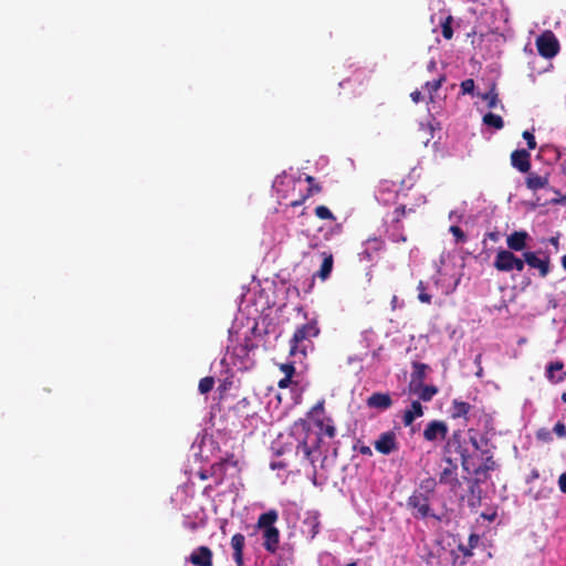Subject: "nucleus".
<instances>
[{
  "label": "nucleus",
  "instance_id": "f257e3e1",
  "mask_svg": "<svg viewBox=\"0 0 566 566\" xmlns=\"http://www.w3.org/2000/svg\"><path fill=\"white\" fill-rule=\"evenodd\" d=\"M319 334V328L315 321L307 322L297 327L290 340V355L302 357L306 356L307 349L312 347V339Z\"/></svg>",
  "mask_w": 566,
  "mask_h": 566
},
{
  "label": "nucleus",
  "instance_id": "f03ea898",
  "mask_svg": "<svg viewBox=\"0 0 566 566\" xmlns=\"http://www.w3.org/2000/svg\"><path fill=\"white\" fill-rule=\"evenodd\" d=\"M277 518V512L275 510H270L259 516L255 525L256 528L263 530V547L270 553H275L279 548L280 531L274 526Z\"/></svg>",
  "mask_w": 566,
  "mask_h": 566
},
{
  "label": "nucleus",
  "instance_id": "7ed1b4c3",
  "mask_svg": "<svg viewBox=\"0 0 566 566\" xmlns=\"http://www.w3.org/2000/svg\"><path fill=\"white\" fill-rule=\"evenodd\" d=\"M453 454H459L461 459V467L463 471L471 473V454L467 447V441L461 430H455L446 441L443 447V457L448 458Z\"/></svg>",
  "mask_w": 566,
  "mask_h": 566
},
{
  "label": "nucleus",
  "instance_id": "20e7f679",
  "mask_svg": "<svg viewBox=\"0 0 566 566\" xmlns=\"http://www.w3.org/2000/svg\"><path fill=\"white\" fill-rule=\"evenodd\" d=\"M432 496L422 494V492L413 491V493L407 500V506L411 510V514L415 518H434L438 522L442 521V515L436 514L431 506Z\"/></svg>",
  "mask_w": 566,
  "mask_h": 566
},
{
  "label": "nucleus",
  "instance_id": "39448f33",
  "mask_svg": "<svg viewBox=\"0 0 566 566\" xmlns=\"http://www.w3.org/2000/svg\"><path fill=\"white\" fill-rule=\"evenodd\" d=\"M538 54L545 59L554 57L559 51V43L553 32L547 31L536 39Z\"/></svg>",
  "mask_w": 566,
  "mask_h": 566
},
{
  "label": "nucleus",
  "instance_id": "423d86ee",
  "mask_svg": "<svg viewBox=\"0 0 566 566\" xmlns=\"http://www.w3.org/2000/svg\"><path fill=\"white\" fill-rule=\"evenodd\" d=\"M449 432L448 424L442 420L430 421L423 430V439L429 442L446 440Z\"/></svg>",
  "mask_w": 566,
  "mask_h": 566
},
{
  "label": "nucleus",
  "instance_id": "0eeeda50",
  "mask_svg": "<svg viewBox=\"0 0 566 566\" xmlns=\"http://www.w3.org/2000/svg\"><path fill=\"white\" fill-rule=\"evenodd\" d=\"M374 447L376 451L385 455L397 451L398 442L395 432L387 431L381 433L379 438L374 442Z\"/></svg>",
  "mask_w": 566,
  "mask_h": 566
},
{
  "label": "nucleus",
  "instance_id": "6e6552de",
  "mask_svg": "<svg viewBox=\"0 0 566 566\" xmlns=\"http://www.w3.org/2000/svg\"><path fill=\"white\" fill-rule=\"evenodd\" d=\"M483 462L479 467L474 468L471 462V473L476 476H482L484 480L489 479V472L496 470L497 464L493 458V453L490 450L482 451Z\"/></svg>",
  "mask_w": 566,
  "mask_h": 566
},
{
  "label": "nucleus",
  "instance_id": "1a4fd4ad",
  "mask_svg": "<svg viewBox=\"0 0 566 566\" xmlns=\"http://www.w3.org/2000/svg\"><path fill=\"white\" fill-rule=\"evenodd\" d=\"M443 461L447 463V467L439 474V482L441 484H450L455 485L459 483L457 478L458 462L453 457L446 458L443 457Z\"/></svg>",
  "mask_w": 566,
  "mask_h": 566
},
{
  "label": "nucleus",
  "instance_id": "9d476101",
  "mask_svg": "<svg viewBox=\"0 0 566 566\" xmlns=\"http://www.w3.org/2000/svg\"><path fill=\"white\" fill-rule=\"evenodd\" d=\"M511 165L520 172L526 174L531 169V154L526 149H515L511 154Z\"/></svg>",
  "mask_w": 566,
  "mask_h": 566
},
{
  "label": "nucleus",
  "instance_id": "9b49d317",
  "mask_svg": "<svg viewBox=\"0 0 566 566\" xmlns=\"http://www.w3.org/2000/svg\"><path fill=\"white\" fill-rule=\"evenodd\" d=\"M523 258L530 268L537 269L542 277L549 273V258L539 259L535 252H524Z\"/></svg>",
  "mask_w": 566,
  "mask_h": 566
},
{
  "label": "nucleus",
  "instance_id": "f8f14e48",
  "mask_svg": "<svg viewBox=\"0 0 566 566\" xmlns=\"http://www.w3.org/2000/svg\"><path fill=\"white\" fill-rule=\"evenodd\" d=\"M366 405L369 408L378 410H387L392 406V399L388 392H374L367 400Z\"/></svg>",
  "mask_w": 566,
  "mask_h": 566
},
{
  "label": "nucleus",
  "instance_id": "ddd939ff",
  "mask_svg": "<svg viewBox=\"0 0 566 566\" xmlns=\"http://www.w3.org/2000/svg\"><path fill=\"white\" fill-rule=\"evenodd\" d=\"M189 560L195 566H212V552L208 546H199L191 553Z\"/></svg>",
  "mask_w": 566,
  "mask_h": 566
},
{
  "label": "nucleus",
  "instance_id": "4468645a",
  "mask_svg": "<svg viewBox=\"0 0 566 566\" xmlns=\"http://www.w3.org/2000/svg\"><path fill=\"white\" fill-rule=\"evenodd\" d=\"M546 378L552 384L563 382L566 378V371L564 370V363L556 360L547 365L545 371Z\"/></svg>",
  "mask_w": 566,
  "mask_h": 566
},
{
  "label": "nucleus",
  "instance_id": "2eb2a0df",
  "mask_svg": "<svg viewBox=\"0 0 566 566\" xmlns=\"http://www.w3.org/2000/svg\"><path fill=\"white\" fill-rule=\"evenodd\" d=\"M530 234L526 231H514L506 238V244L510 251H523L527 245Z\"/></svg>",
  "mask_w": 566,
  "mask_h": 566
},
{
  "label": "nucleus",
  "instance_id": "dca6fc26",
  "mask_svg": "<svg viewBox=\"0 0 566 566\" xmlns=\"http://www.w3.org/2000/svg\"><path fill=\"white\" fill-rule=\"evenodd\" d=\"M515 254L510 250H500L494 260V268L501 272H510L513 270V259Z\"/></svg>",
  "mask_w": 566,
  "mask_h": 566
},
{
  "label": "nucleus",
  "instance_id": "f3484780",
  "mask_svg": "<svg viewBox=\"0 0 566 566\" xmlns=\"http://www.w3.org/2000/svg\"><path fill=\"white\" fill-rule=\"evenodd\" d=\"M428 369L429 366L427 364L419 361L412 363V373L410 376L409 389L417 388V386L424 384Z\"/></svg>",
  "mask_w": 566,
  "mask_h": 566
},
{
  "label": "nucleus",
  "instance_id": "a211bd4d",
  "mask_svg": "<svg viewBox=\"0 0 566 566\" xmlns=\"http://www.w3.org/2000/svg\"><path fill=\"white\" fill-rule=\"evenodd\" d=\"M245 544V537L241 533H237L231 538V547L233 548V559L237 566L243 564V548Z\"/></svg>",
  "mask_w": 566,
  "mask_h": 566
},
{
  "label": "nucleus",
  "instance_id": "6ab92c4d",
  "mask_svg": "<svg viewBox=\"0 0 566 566\" xmlns=\"http://www.w3.org/2000/svg\"><path fill=\"white\" fill-rule=\"evenodd\" d=\"M423 415V408L419 400H413L409 409L405 410L402 415V423L405 427L412 424L416 418Z\"/></svg>",
  "mask_w": 566,
  "mask_h": 566
},
{
  "label": "nucleus",
  "instance_id": "aec40b11",
  "mask_svg": "<svg viewBox=\"0 0 566 566\" xmlns=\"http://www.w3.org/2000/svg\"><path fill=\"white\" fill-rule=\"evenodd\" d=\"M319 442V437H316L313 443H310L307 439H304L297 444L296 452H302L304 459L308 460L311 463H314L312 454L316 449H318Z\"/></svg>",
  "mask_w": 566,
  "mask_h": 566
},
{
  "label": "nucleus",
  "instance_id": "412c9836",
  "mask_svg": "<svg viewBox=\"0 0 566 566\" xmlns=\"http://www.w3.org/2000/svg\"><path fill=\"white\" fill-rule=\"evenodd\" d=\"M323 262L321 264L319 271L316 273V275L325 281L332 273L333 264H334V258L333 254L329 252H323Z\"/></svg>",
  "mask_w": 566,
  "mask_h": 566
},
{
  "label": "nucleus",
  "instance_id": "4be33fe9",
  "mask_svg": "<svg viewBox=\"0 0 566 566\" xmlns=\"http://www.w3.org/2000/svg\"><path fill=\"white\" fill-rule=\"evenodd\" d=\"M410 392L417 394L422 401H430L438 392V388L433 385H420L417 388L409 389Z\"/></svg>",
  "mask_w": 566,
  "mask_h": 566
},
{
  "label": "nucleus",
  "instance_id": "5701e85b",
  "mask_svg": "<svg viewBox=\"0 0 566 566\" xmlns=\"http://www.w3.org/2000/svg\"><path fill=\"white\" fill-rule=\"evenodd\" d=\"M471 410V405L465 401L453 400L451 407V417L453 419L467 418Z\"/></svg>",
  "mask_w": 566,
  "mask_h": 566
},
{
  "label": "nucleus",
  "instance_id": "b1692460",
  "mask_svg": "<svg viewBox=\"0 0 566 566\" xmlns=\"http://www.w3.org/2000/svg\"><path fill=\"white\" fill-rule=\"evenodd\" d=\"M525 182L528 189L536 191L547 186L548 178L531 172L526 177Z\"/></svg>",
  "mask_w": 566,
  "mask_h": 566
},
{
  "label": "nucleus",
  "instance_id": "393cba45",
  "mask_svg": "<svg viewBox=\"0 0 566 566\" xmlns=\"http://www.w3.org/2000/svg\"><path fill=\"white\" fill-rule=\"evenodd\" d=\"M315 424L328 438L333 439L336 436V428L331 418H327L326 420L324 418H316Z\"/></svg>",
  "mask_w": 566,
  "mask_h": 566
},
{
  "label": "nucleus",
  "instance_id": "a878e982",
  "mask_svg": "<svg viewBox=\"0 0 566 566\" xmlns=\"http://www.w3.org/2000/svg\"><path fill=\"white\" fill-rule=\"evenodd\" d=\"M231 463L232 465H237V461L233 459H224L217 463H213L210 468V475L217 476V483H221L223 480V469L226 464Z\"/></svg>",
  "mask_w": 566,
  "mask_h": 566
},
{
  "label": "nucleus",
  "instance_id": "bb28decb",
  "mask_svg": "<svg viewBox=\"0 0 566 566\" xmlns=\"http://www.w3.org/2000/svg\"><path fill=\"white\" fill-rule=\"evenodd\" d=\"M436 488H437V481H436V479L430 476V478L423 479L420 482L419 488L416 491L422 492V494L433 496Z\"/></svg>",
  "mask_w": 566,
  "mask_h": 566
},
{
  "label": "nucleus",
  "instance_id": "cd10ccee",
  "mask_svg": "<svg viewBox=\"0 0 566 566\" xmlns=\"http://www.w3.org/2000/svg\"><path fill=\"white\" fill-rule=\"evenodd\" d=\"M446 80V75L441 74L437 80L426 82L424 90L429 93L431 102L433 101V93H436L442 86Z\"/></svg>",
  "mask_w": 566,
  "mask_h": 566
},
{
  "label": "nucleus",
  "instance_id": "c85d7f7f",
  "mask_svg": "<svg viewBox=\"0 0 566 566\" xmlns=\"http://www.w3.org/2000/svg\"><path fill=\"white\" fill-rule=\"evenodd\" d=\"M483 123L495 129H502L504 126L503 118L494 113H488L483 116Z\"/></svg>",
  "mask_w": 566,
  "mask_h": 566
},
{
  "label": "nucleus",
  "instance_id": "c756f323",
  "mask_svg": "<svg viewBox=\"0 0 566 566\" xmlns=\"http://www.w3.org/2000/svg\"><path fill=\"white\" fill-rule=\"evenodd\" d=\"M452 22L453 18L451 15L446 17L441 22V32L443 38L447 40H451L453 36Z\"/></svg>",
  "mask_w": 566,
  "mask_h": 566
},
{
  "label": "nucleus",
  "instance_id": "7c9ffc66",
  "mask_svg": "<svg viewBox=\"0 0 566 566\" xmlns=\"http://www.w3.org/2000/svg\"><path fill=\"white\" fill-rule=\"evenodd\" d=\"M315 212V216L318 218V219H322V220H332V221H335L336 220V217L333 214V212L326 207V206H317L314 210Z\"/></svg>",
  "mask_w": 566,
  "mask_h": 566
},
{
  "label": "nucleus",
  "instance_id": "2f4dec72",
  "mask_svg": "<svg viewBox=\"0 0 566 566\" xmlns=\"http://www.w3.org/2000/svg\"><path fill=\"white\" fill-rule=\"evenodd\" d=\"M213 386H214L213 377H210V376L203 377L199 381L198 390L200 394L206 395L212 390Z\"/></svg>",
  "mask_w": 566,
  "mask_h": 566
},
{
  "label": "nucleus",
  "instance_id": "473e14b6",
  "mask_svg": "<svg viewBox=\"0 0 566 566\" xmlns=\"http://www.w3.org/2000/svg\"><path fill=\"white\" fill-rule=\"evenodd\" d=\"M306 182H308L310 187L306 191V197H312L313 195L322 192L323 188L319 184L316 182L315 178L313 176H306L305 177Z\"/></svg>",
  "mask_w": 566,
  "mask_h": 566
},
{
  "label": "nucleus",
  "instance_id": "72a5a7b5",
  "mask_svg": "<svg viewBox=\"0 0 566 566\" xmlns=\"http://www.w3.org/2000/svg\"><path fill=\"white\" fill-rule=\"evenodd\" d=\"M481 97L483 101H485L488 103V106L490 108H494L497 105L499 95H497L494 86L489 92L481 95Z\"/></svg>",
  "mask_w": 566,
  "mask_h": 566
},
{
  "label": "nucleus",
  "instance_id": "f704fd0d",
  "mask_svg": "<svg viewBox=\"0 0 566 566\" xmlns=\"http://www.w3.org/2000/svg\"><path fill=\"white\" fill-rule=\"evenodd\" d=\"M417 290L419 291L418 293V300L421 302V303H426V304H430L431 303V295L428 294L426 292V285L423 283V281H419L418 285H417Z\"/></svg>",
  "mask_w": 566,
  "mask_h": 566
},
{
  "label": "nucleus",
  "instance_id": "c9c22d12",
  "mask_svg": "<svg viewBox=\"0 0 566 566\" xmlns=\"http://www.w3.org/2000/svg\"><path fill=\"white\" fill-rule=\"evenodd\" d=\"M325 401L322 399L313 406L311 411L308 412V416L312 417L314 420L316 418H321L319 416L324 415L325 408H324Z\"/></svg>",
  "mask_w": 566,
  "mask_h": 566
},
{
  "label": "nucleus",
  "instance_id": "e433bc0d",
  "mask_svg": "<svg viewBox=\"0 0 566 566\" xmlns=\"http://www.w3.org/2000/svg\"><path fill=\"white\" fill-rule=\"evenodd\" d=\"M536 438H537V440L543 441V442H552L553 441V436H552L551 431L546 428L538 429L536 431Z\"/></svg>",
  "mask_w": 566,
  "mask_h": 566
},
{
  "label": "nucleus",
  "instance_id": "4c0bfd02",
  "mask_svg": "<svg viewBox=\"0 0 566 566\" xmlns=\"http://www.w3.org/2000/svg\"><path fill=\"white\" fill-rule=\"evenodd\" d=\"M450 232L454 235L457 242H463L467 239L464 232L458 226H451L450 227Z\"/></svg>",
  "mask_w": 566,
  "mask_h": 566
},
{
  "label": "nucleus",
  "instance_id": "58836bf2",
  "mask_svg": "<svg viewBox=\"0 0 566 566\" xmlns=\"http://www.w3.org/2000/svg\"><path fill=\"white\" fill-rule=\"evenodd\" d=\"M461 91L463 94H472L474 91V81L472 78L462 81Z\"/></svg>",
  "mask_w": 566,
  "mask_h": 566
},
{
  "label": "nucleus",
  "instance_id": "ea45409f",
  "mask_svg": "<svg viewBox=\"0 0 566 566\" xmlns=\"http://www.w3.org/2000/svg\"><path fill=\"white\" fill-rule=\"evenodd\" d=\"M523 138L526 140L530 150H534L536 148V140L533 133L528 130L523 132Z\"/></svg>",
  "mask_w": 566,
  "mask_h": 566
},
{
  "label": "nucleus",
  "instance_id": "a19ab883",
  "mask_svg": "<svg viewBox=\"0 0 566 566\" xmlns=\"http://www.w3.org/2000/svg\"><path fill=\"white\" fill-rule=\"evenodd\" d=\"M553 431L558 438H566V426L564 422L558 421L554 428Z\"/></svg>",
  "mask_w": 566,
  "mask_h": 566
},
{
  "label": "nucleus",
  "instance_id": "79ce46f5",
  "mask_svg": "<svg viewBox=\"0 0 566 566\" xmlns=\"http://www.w3.org/2000/svg\"><path fill=\"white\" fill-rule=\"evenodd\" d=\"M280 369L285 374V377H290L292 378L293 375L295 374V367L293 364L289 363V364H282Z\"/></svg>",
  "mask_w": 566,
  "mask_h": 566
},
{
  "label": "nucleus",
  "instance_id": "37998d69",
  "mask_svg": "<svg viewBox=\"0 0 566 566\" xmlns=\"http://www.w3.org/2000/svg\"><path fill=\"white\" fill-rule=\"evenodd\" d=\"M394 214H395L394 221L400 222L401 218H403L406 216V206H403V205L398 206L395 209Z\"/></svg>",
  "mask_w": 566,
  "mask_h": 566
},
{
  "label": "nucleus",
  "instance_id": "c03bdc74",
  "mask_svg": "<svg viewBox=\"0 0 566 566\" xmlns=\"http://www.w3.org/2000/svg\"><path fill=\"white\" fill-rule=\"evenodd\" d=\"M513 261V270H516L518 272H522L525 268V258L524 259H520L517 258L516 255L514 256V259L512 260Z\"/></svg>",
  "mask_w": 566,
  "mask_h": 566
},
{
  "label": "nucleus",
  "instance_id": "a18cd8bd",
  "mask_svg": "<svg viewBox=\"0 0 566 566\" xmlns=\"http://www.w3.org/2000/svg\"><path fill=\"white\" fill-rule=\"evenodd\" d=\"M479 541H480L479 535L475 533H472L468 539V544H469L468 547H470L471 549L475 548L479 544Z\"/></svg>",
  "mask_w": 566,
  "mask_h": 566
},
{
  "label": "nucleus",
  "instance_id": "49530a36",
  "mask_svg": "<svg viewBox=\"0 0 566 566\" xmlns=\"http://www.w3.org/2000/svg\"><path fill=\"white\" fill-rule=\"evenodd\" d=\"M558 486L563 493H566V472L559 475Z\"/></svg>",
  "mask_w": 566,
  "mask_h": 566
},
{
  "label": "nucleus",
  "instance_id": "de8ad7c7",
  "mask_svg": "<svg viewBox=\"0 0 566 566\" xmlns=\"http://www.w3.org/2000/svg\"><path fill=\"white\" fill-rule=\"evenodd\" d=\"M459 551L462 552L463 556L471 557L473 555V549L462 544L459 545Z\"/></svg>",
  "mask_w": 566,
  "mask_h": 566
},
{
  "label": "nucleus",
  "instance_id": "09e8293b",
  "mask_svg": "<svg viewBox=\"0 0 566 566\" xmlns=\"http://www.w3.org/2000/svg\"><path fill=\"white\" fill-rule=\"evenodd\" d=\"M292 382V378L290 377H283L280 381H279V387L280 388H287L290 386V384Z\"/></svg>",
  "mask_w": 566,
  "mask_h": 566
},
{
  "label": "nucleus",
  "instance_id": "8fccbe9b",
  "mask_svg": "<svg viewBox=\"0 0 566 566\" xmlns=\"http://www.w3.org/2000/svg\"><path fill=\"white\" fill-rule=\"evenodd\" d=\"M410 97L411 99L415 102V103H419L421 99H422V95H421V92L419 91H415L410 94Z\"/></svg>",
  "mask_w": 566,
  "mask_h": 566
},
{
  "label": "nucleus",
  "instance_id": "3c124183",
  "mask_svg": "<svg viewBox=\"0 0 566 566\" xmlns=\"http://www.w3.org/2000/svg\"><path fill=\"white\" fill-rule=\"evenodd\" d=\"M307 198H308V197H306V195H305V196H303L301 199L292 201V202H291V206H292V207L301 206V205H302V203H303Z\"/></svg>",
  "mask_w": 566,
  "mask_h": 566
},
{
  "label": "nucleus",
  "instance_id": "603ef678",
  "mask_svg": "<svg viewBox=\"0 0 566 566\" xmlns=\"http://www.w3.org/2000/svg\"><path fill=\"white\" fill-rule=\"evenodd\" d=\"M470 442L475 450H481L480 443L475 437H470Z\"/></svg>",
  "mask_w": 566,
  "mask_h": 566
},
{
  "label": "nucleus",
  "instance_id": "864d4df0",
  "mask_svg": "<svg viewBox=\"0 0 566 566\" xmlns=\"http://www.w3.org/2000/svg\"><path fill=\"white\" fill-rule=\"evenodd\" d=\"M484 520H488L490 522H493L496 517V513H492V514H485V513H482L481 515Z\"/></svg>",
  "mask_w": 566,
  "mask_h": 566
},
{
  "label": "nucleus",
  "instance_id": "5fc2aeb1",
  "mask_svg": "<svg viewBox=\"0 0 566 566\" xmlns=\"http://www.w3.org/2000/svg\"><path fill=\"white\" fill-rule=\"evenodd\" d=\"M538 476H539L538 471L536 469H534L531 471V474H530L527 481L530 482L531 480L537 479Z\"/></svg>",
  "mask_w": 566,
  "mask_h": 566
},
{
  "label": "nucleus",
  "instance_id": "6e6d98bb",
  "mask_svg": "<svg viewBox=\"0 0 566 566\" xmlns=\"http://www.w3.org/2000/svg\"><path fill=\"white\" fill-rule=\"evenodd\" d=\"M557 305V301L553 296H551L548 300V307L556 308Z\"/></svg>",
  "mask_w": 566,
  "mask_h": 566
},
{
  "label": "nucleus",
  "instance_id": "4d7b16f0",
  "mask_svg": "<svg viewBox=\"0 0 566 566\" xmlns=\"http://www.w3.org/2000/svg\"><path fill=\"white\" fill-rule=\"evenodd\" d=\"M359 451H360L361 454H367V455L371 454V450L367 446L361 447Z\"/></svg>",
  "mask_w": 566,
  "mask_h": 566
},
{
  "label": "nucleus",
  "instance_id": "13d9d810",
  "mask_svg": "<svg viewBox=\"0 0 566 566\" xmlns=\"http://www.w3.org/2000/svg\"><path fill=\"white\" fill-rule=\"evenodd\" d=\"M549 242H551V244H553L556 249H558V245H559L558 237H552V238L549 239Z\"/></svg>",
  "mask_w": 566,
  "mask_h": 566
},
{
  "label": "nucleus",
  "instance_id": "bf43d9fd",
  "mask_svg": "<svg viewBox=\"0 0 566 566\" xmlns=\"http://www.w3.org/2000/svg\"><path fill=\"white\" fill-rule=\"evenodd\" d=\"M271 468L272 469H284V468H286V464L283 462L272 463Z\"/></svg>",
  "mask_w": 566,
  "mask_h": 566
},
{
  "label": "nucleus",
  "instance_id": "052dcab7",
  "mask_svg": "<svg viewBox=\"0 0 566 566\" xmlns=\"http://www.w3.org/2000/svg\"><path fill=\"white\" fill-rule=\"evenodd\" d=\"M198 475H199L200 480H202V481H205V480H207L209 478V474H208L207 471H200L198 473Z\"/></svg>",
  "mask_w": 566,
  "mask_h": 566
},
{
  "label": "nucleus",
  "instance_id": "680f3d73",
  "mask_svg": "<svg viewBox=\"0 0 566 566\" xmlns=\"http://www.w3.org/2000/svg\"><path fill=\"white\" fill-rule=\"evenodd\" d=\"M436 67H437V62H436L434 60H431V61L428 63V70H429V71H433Z\"/></svg>",
  "mask_w": 566,
  "mask_h": 566
},
{
  "label": "nucleus",
  "instance_id": "e2e57ef3",
  "mask_svg": "<svg viewBox=\"0 0 566 566\" xmlns=\"http://www.w3.org/2000/svg\"><path fill=\"white\" fill-rule=\"evenodd\" d=\"M397 301H398V297L396 295H394L392 298H391V307H392V310L396 308Z\"/></svg>",
  "mask_w": 566,
  "mask_h": 566
},
{
  "label": "nucleus",
  "instance_id": "0e129e2a",
  "mask_svg": "<svg viewBox=\"0 0 566 566\" xmlns=\"http://www.w3.org/2000/svg\"><path fill=\"white\" fill-rule=\"evenodd\" d=\"M373 241L377 244V247L375 249H380V247L382 245V242L377 239H374Z\"/></svg>",
  "mask_w": 566,
  "mask_h": 566
},
{
  "label": "nucleus",
  "instance_id": "69168bd1",
  "mask_svg": "<svg viewBox=\"0 0 566 566\" xmlns=\"http://www.w3.org/2000/svg\"><path fill=\"white\" fill-rule=\"evenodd\" d=\"M562 265L566 270V254L562 258Z\"/></svg>",
  "mask_w": 566,
  "mask_h": 566
},
{
  "label": "nucleus",
  "instance_id": "338daca9",
  "mask_svg": "<svg viewBox=\"0 0 566 566\" xmlns=\"http://www.w3.org/2000/svg\"><path fill=\"white\" fill-rule=\"evenodd\" d=\"M566 200V195L563 196L560 199H555L554 202L559 203Z\"/></svg>",
  "mask_w": 566,
  "mask_h": 566
},
{
  "label": "nucleus",
  "instance_id": "774afa93",
  "mask_svg": "<svg viewBox=\"0 0 566 566\" xmlns=\"http://www.w3.org/2000/svg\"><path fill=\"white\" fill-rule=\"evenodd\" d=\"M560 399H562L563 402H566V392L562 394Z\"/></svg>",
  "mask_w": 566,
  "mask_h": 566
}]
</instances>
